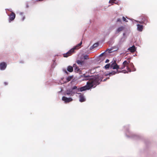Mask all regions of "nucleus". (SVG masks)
Returning <instances> with one entry per match:
<instances>
[{
  "mask_svg": "<svg viewBox=\"0 0 157 157\" xmlns=\"http://www.w3.org/2000/svg\"><path fill=\"white\" fill-rule=\"evenodd\" d=\"M101 81L102 80H101L98 77L93 78L87 82L86 85L78 88L77 90L78 91H82L89 90L92 87H95L97 85H98Z\"/></svg>",
  "mask_w": 157,
  "mask_h": 157,
  "instance_id": "1",
  "label": "nucleus"
},
{
  "mask_svg": "<svg viewBox=\"0 0 157 157\" xmlns=\"http://www.w3.org/2000/svg\"><path fill=\"white\" fill-rule=\"evenodd\" d=\"M119 68V66L116 63V61H114L111 64V68L113 69H116V71H113L112 72L109 73V75L110 76L112 75H114L116 74H118L121 72L118 71V69Z\"/></svg>",
  "mask_w": 157,
  "mask_h": 157,
  "instance_id": "2",
  "label": "nucleus"
},
{
  "mask_svg": "<svg viewBox=\"0 0 157 157\" xmlns=\"http://www.w3.org/2000/svg\"><path fill=\"white\" fill-rule=\"evenodd\" d=\"M82 41H81L79 44H78L76 46L74 47L73 48L70 49L67 53L63 54V57H67L71 56L74 52L75 50L78 49L80 48V46L82 44Z\"/></svg>",
  "mask_w": 157,
  "mask_h": 157,
  "instance_id": "3",
  "label": "nucleus"
},
{
  "mask_svg": "<svg viewBox=\"0 0 157 157\" xmlns=\"http://www.w3.org/2000/svg\"><path fill=\"white\" fill-rule=\"evenodd\" d=\"M141 20L140 21H138V22L141 24H144L146 25L148 22V18L145 15H143L140 16Z\"/></svg>",
  "mask_w": 157,
  "mask_h": 157,
  "instance_id": "4",
  "label": "nucleus"
},
{
  "mask_svg": "<svg viewBox=\"0 0 157 157\" xmlns=\"http://www.w3.org/2000/svg\"><path fill=\"white\" fill-rule=\"evenodd\" d=\"M9 22H10L11 21H13L16 15L14 13L12 12L9 15Z\"/></svg>",
  "mask_w": 157,
  "mask_h": 157,
  "instance_id": "5",
  "label": "nucleus"
},
{
  "mask_svg": "<svg viewBox=\"0 0 157 157\" xmlns=\"http://www.w3.org/2000/svg\"><path fill=\"white\" fill-rule=\"evenodd\" d=\"M62 100L66 103L72 101V98H68L64 96L62 98Z\"/></svg>",
  "mask_w": 157,
  "mask_h": 157,
  "instance_id": "6",
  "label": "nucleus"
},
{
  "mask_svg": "<svg viewBox=\"0 0 157 157\" xmlns=\"http://www.w3.org/2000/svg\"><path fill=\"white\" fill-rule=\"evenodd\" d=\"M125 28L123 26H121L119 27L116 30V34H118L120 32H121L123 31Z\"/></svg>",
  "mask_w": 157,
  "mask_h": 157,
  "instance_id": "7",
  "label": "nucleus"
},
{
  "mask_svg": "<svg viewBox=\"0 0 157 157\" xmlns=\"http://www.w3.org/2000/svg\"><path fill=\"white\" fill-rule=\"evenodd\" d=\"M7 65L5 62H2L0 63V69L1 70H4L6 69Z\"/></svg>",
  "mask_w": 157,
  "mask_h": 157,
  "instance_id": "8",
  "label": "nucleus"
},
{
  "mask_svg": "<svg viewBox=\"0 0 157 157\" xmlns=\"http://www.w3.org/2000/svg\"><path fill=\"white\" fill-rule=\"evenodd\" d=\"M78 94H79V97L80 101L81 102L85 101L86 99L84 97L83 95L81 93H79Z\"/></svg>",
  "mask_w": 157,
  "mask_h": 157,
  "instance_id": "9",
  "label": "nucleus"
},
{
  "mask_svg": "<svg viewBox=\"0 0 157 157\" xmlns=\"http://www.w3.org/2000/svg\"><path fill=\"white\" fill-rule=\"evenodd\" d=\"M137 29L140 32H141L144 29L143 26L142 25L139 24H137Z\"/></svg>",
  "mask_w": 157,
  "mask_h": 157,
  "instance_id": "10",
  "label": "nucleus"
},
{
  "mask_svg": "<svg viewBox=\"0 0 157 157\" xmlns=\"http://www.w3.org/2000/svg\"><path fill=\"white\" fill-rule=\"evenodd\" d=\"M128 50L130 51L131 52H134L136 50V47L134 45H133L132 47H129Z\"/></svg>",
  "mask_w": 157,
  "mask_h": 157,
  "instance_id": "11",
  "label": "nucleus"
},
{
  "mask_svg": "<svg viewBox=\"0 0 157 157\" xmlns=\"http://www.w3.org/2000/svg\"><path fill=\"white\" fill-rule=\"evenodd\" d=\"M73 67H75V71L77 73L80 72L81 71L80 70L79 67L77 66L76 64H74L73 65Z\"/></svg>",
  "mask_w": 157,
  "mask_h": 157,
  "instance_id": "12",
  "label": "nucleus"
},
{
  "mask_svg": "<svg viewBox=\"0 0 157 157\" xmlns=\"http://www.w3.org/2000/svg\"><path fill=\"white\" fill-rule=\"evenodd\" d=\"M82 77H83L84 78H85V80H88L89 79H90H90H92L93 78H92V79H90V76L89 75H86V74H83L82 76Z\"/></svg>",
  "mask_w": 157,
  "mask_h": 157,
  "instance_id": "13",
  "label": "nucleus"
},
{
  "mask_svg": "<svg viewBox=\"0 0 157 157\" xmlns=\"http://www.w3.org/2000/svg\"><path fill=\"white\" fill-rule=\"evenodd\" d=\"M73 69L72 67L69 66L67 67V70L70 72H71L73 71Z\"/></svg>",
  "mask_w": 157,
  "mask_h": 157,
  "instance_id": "14",
  "label": "nucleus"
},
{
  "mask_svg": "<svg viewBox=\"0 0 157 157\" xmlns=\"http://www.w3.org/2000/svg\"><path fill=\"white\" fill-rule=\"evenodd\" d=\"M77 63L81 66L83 65L84 63V62L82 60H78L77 61Z\"/></svg>",
  "mask_w": 157,
  "mask_h": 157,
  "instance_id": "15",
  "label": "nucleus"
},
{
  "mask_svg": "<svg viewBox=\"0 0 157 157\" xmlns=\"http://www.w3.org/2000/svg\"><path fill=\"white\" fill-rule=\"evenodd\" d=\"M126 67H127L126 69H127V71H126L125 70H123L122 71V72L124 73H126V72L128 73V72H131V70L130 69V68L128 66H127Z\"/></svg>",
  "mask_w": 157,
  "mask_h": 157,
  "instance_id": "16",
  "label": "nucleus"
},
{
  "mask_svg": "<svg viewBox=\"0 0 157 157\" xmlns=\"http://www.w3.org/2000/svg\"><path fill=\"white\" fill-rule=\"evenodd\" d=\"M98 43H95L90 47V49L91 50L92 49L94 48L97 47L98 46Z\"/></svg>",
  "mask_w": 157,
  "mask_h": 157,
  "instance_id": "17",
  "label": "nucleus"
},
{
  "mask_svg": "<svg viewBox=\"0 0 157 157\" xmlns=\"http://www.w3.org/2000/svg\"><path fill=\"white\" fill-rule=\"evenodd\" d=\"M130 62V61H128V62L127 61H124L123 63V65L125 67L128 66V65Z\"/></svg>",
  "mask_w": 157,
  "mask_h": 157,
  "instance_id": "18",
  "label": "nucleus"
},
{
  "mask_svg": "<svg viewBox=\"0 0 157 157\" xmlns=\"http://www.w3.org/2000/svg\"><path fill=\"white\" fill-rule=\"evenodd\" d=\"M113 62H112L111 63H109V64H107L105 66V68L106 69H109V67H110V68H111V64Z\"/></svg>",
  "mask_w": 157,
  "mask_h": 157,
  "instance_id": "19",
  "label": "nucleus"
},
{
  "mask_svg": "<svg viewBox=\"0 0 157 157\" xmlns=\"http://www.w3.org/2000/svg\"><path fill=\"white\" fill-rule=\"evenodd\" d=\"M72 90H67L66 91V94L67 95H70V94H72Z\"/></svg>",
  "mask_w": 157,
  "mask_h": 157,
  "instance_id": "20",
  "label": "nucleus"
},
{
  "mask_svg": "<svg viewBox=\"0 0 157 157\" xmlns=\"http://www.w3.org/2000/svg\"><path fill=\"white\" fill-rule=\"evenodd\" d=\"M123 20L125 22H128V21L127 19H126V18L124 17H122Z\"/></svg>",
  "mask_w": 157,
  "mask_h": 157,
  "instance_id": "21",
  "label": "nucleus"
},
{
  "mask_svg": "<svg viewBox=\"0 0 157 157\" xmlns=\"http://www.w3.org/2000/svg\"><path fill=\"white\" fill-rule=\"evenodd\" d=\"M115 1V0H110L109 1V3H114V2Z\"/></svg>",
  "mask_w": 157,
  "mask_h": 157,
  "instance_id": "22",
  "label": "nucleus"
},
{
  "mask_svg": "<svg viewBox=\"0 0 157 157\" xmlns=\"http://www.w3.org/2000/svg\"><path fill=\"white\" fill-rule=\"evenodd\" d=\"M125 67L123 65L121 67H119V68L118 69H120L121 70L122 69L124 68H125Z\"/></svg>",
  "mask_w": 157,
  "mask_h": 157,
  "instance_id": "23",
  "label": "nucleus"
},
{
  "mask_svg": "<svg viewBox=\"0 0 157 157\" xmlns=\"http://www.w3.org/2000/svg\"><path fill=\"white\" fill-rule=\"evenodd\" d=\"M84 58L85 59H88L89 58L88 56L86 55L84 56Z\"/></svg>",
  "mask_w": 157,
  "mask_h": 157,
  "instance_id": "24",
  "label": "nucleus"
},
{
  "mask_svg": "<svg viewBox=\"0 0 157 157\" xmlns=\"http://www.w3.org/2000/svg\"><path fill=\"white\" fill-rule=\"evenodd\" d=\"M108 50L109 51V53H111L112 52V49H107V50H106V51H108Z\"/></svg>",
  "mask_w": 157,
  "mask_h": 157,
  "instance_id": "25",
  "label": "nucleus"
},
{
  "mask_svg": "<svg viewBox=\"0 0 157 157\" xmlns=\"http://www.w3.org/2000/svg\"><path fill=\"white\" fill-rule=\"evenodd\" d=\"M77 86H73V88H72V90H75V89H77Z\"/></svg>",
  "mask_w": 157,
  "mask_h": 157,
  "instance_id": "26",
  "label": "nucleus"
},
{
  "mask_svg": "<svg viewBox=\"0 0 157 157\" xmlns=\"http://www.w3.org/2000/svg\"><path fill=\"white\" fill-rule=\"evenodd\" d=\"M117 22H121V19L119 18L117 19Z\"/></svg>",
  "mask_w": 157,
  "mask_h": 157,
  "instance_id": "27",
  "label": "nucleus"
},
{
  "mask_svg": "<svg viewBox=\"0 0 157 157\" xmlns=\"http://www.w3.org/2000/svg\"><path fill=\"white\" fill-rule=\"evenodd\" d=\"M104 53H105V52H103V53L101 54L100 55V56L101 57V56H103L104 54Z\"/></svg>",
  "mask_w": 157,
  "mask_h": 157,
  "instance_id": "28",
  "label": "nucleus"
},
{
  "mask_svg": "<svg viewBox=\"0 0 157 157\" xmlns=\"http://www.w3.org/2000/svg\"><path fill=\"white\" fill-rule=\"evenodd\" d=\"M109 62V60L108 59H107L106 60V61H105V63H108V62Z\"/></svg>",
  "mask_w": 157,
  "mask_h": 157,
  "instance_id": "29",
  "label": "nucleus"
},
{
  "mask_svg": "<svg viewBox=\"0 0 157 157\" xmlns=\"http://www.w3.org/2000/svg\"><path fill=\"white\" fill-rule=\"evenodd\" d=\"M25 19V17H23L22 18V20L23 21H24V20Z\"/></svg>",
  "mask_w": 157,
  "mask_h": 157,
  "instance_id": "30",
  "label": "nucleus"
},
{
  "mask_svg": "<svg viewBox=\"0 0 157 157\" xmlns=\"http://www.w3.org/2000/svg\"><path fill=\"white\" fill-rule=\"evenodd\" d=\"M4 83L5 85H7V83L6 82H5Z\"/></svg>",
  "mask_w": 157,
  "mask_h": 157,
  "instance_id": "31",
  "label": "nucleus"
},
{
  "mask_svg": "<svg viewBox=\"0 0 157 157\" xmlns=\"http://www.w3.org/2000/svg\"><path fill=\"white\" fill-rule=\"evenodd\" d=\"M74 93H75L73 92V91H72V94H71L72 95V94H74Z\"/></svg>",
  "mask_w": 157,
  "mask_h": 157,
  "instance_id": "32",
  "label": "nucleus"
},
{
  "mask_svg": "<svg viewBox=\"0 0 157 157\" xmlns=\"http://www.w3.org/2000/svg\"><path fill=\"white\" fill-rule=\"evenodd\" d=\"M65 72L66 73H67V71L66 70H65Z\"/></svg>",
  "mask_w": 157,
  "mask_h": 157,
  "instance_id": "33",
  "label": "nucleus"
},
{
  "mask_svg": "<svg viewBox=\"0 0 157 157\" xmlns=\"http://www.w3.org/2000/svg\"><path fill=\"white\" fill-rule=\"evenodd\" d=\"M68 78V80H70V79H69V78Z\"/></svg>",
  "mask_w": 157,
  "mask_h": 157,
  "instance_id": "34",
  "label": "nucleus"
}]
</instances>
